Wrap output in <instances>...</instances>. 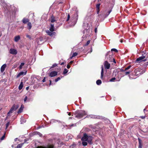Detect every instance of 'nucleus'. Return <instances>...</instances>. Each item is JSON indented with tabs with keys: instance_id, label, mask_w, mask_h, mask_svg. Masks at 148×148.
<instances>
[{
	"instance_id": "nucleus-1",
	"label": "nucleus",
	"mask_w": 148,
	"mask_h": 148,
	"mask_svg": "<svg viewBox=\"0 0 148 148\" xmlns=\"http://www.w3.org/2000/svg\"><path fill=\"white\" fill-rule=\"evenodd\" d=\"M93 139V137L92 136H88L86 133H84L83 136L81 139L82 145L84 146H86L87 145V143L90 144H92Z\"/></svg>"
},
{
	"instance_id": "nucleus-2",
	"label": "nucleus",
	"mask_w": 148,
	"mask_h": 148,
	"mask_svg": "<svg viewBox=\"0 0 148 148\" xmlns=\"http://www.w3.org/2000/svg\"><path fill=\"white\" fill-rule=\"evenodd\" d=\"M78 11L76 12V13L72 16L70 19V15L69 14H68L66 21H68L70 20V21L72 22L71 25L73 26L75 25L78 19Z\"/></svg>"
},
{
	"instance_id": "nucleus-3",
	"label": "nucleus",
	"mask_w": 148,
	"mask_h": 148,
	"mask_svg": "<svg viewBox=\"0 0 148 148\" xmlns=\"http://www.w3.org/2000/svg\"><path fill=\"white\" fill-rule=\"evenodd\" d=\"M83 27L84 29L83 31V36L84 37H89L91 34V31L90 28V26L87 23H84Z\"/></svg>"
},
{
	"instance_id": "nucleus-4",
	"label": "nucleus",
	"mask_w": 148,
	"mask_h": 148,
	"mask_svg": "<svg viewBox=\"0 0 148 148\" xmlns=\"http://www.w3.org/2000/svg\"><path fill=\"white\" fill-rule=\"evenodd\" d=\"M75 117L79 119L82 118L87 114V112L83 110H78L75 112Z\"/></svg>"
},
{
	"instance_id": "nucleus-5",
	"label": "nucleus",
	"mask_w": 148,
	"mask_h": 148,
	"mask_svg": "<svg viewBox=\"0 0 148 148\" xmlns=\"http://www.w3.org/2000/svg\"><path fill=\"white\" fill-rule=\"evenodd\" d=\"M54 25L53 24H50V27L49 29L50 32L49 30H47L46 32L49 35L52 36H56V33L55 32H53L54 31Z\"/></svg>"
},
{
	"instance_id": "nucleus-6",
	"label": "nucleus",
	"mask_w": 148,
	"mask_h": 148,
	"mask_svg": "<svg viewBox=\"0 0 148 148\" xmlns=\"http://www.w3.org/2000/svg\"><path fill=\"white\" fill-rule=\"evenodd\" d=\"M110 52H108L106 55L105 59L108 60L110 62H113L114 63H116V61L113 58L112 54L110 55Z\"/></svg>"
},
{
	"instance_id": "nucleus-7",
	"label": "nucleus",
	"mask_w": 148,
	"mask_h": 148,
	"mask_svg": "<svg viewBox=\"0 0 148 148\" xmlns=\"http://www.w3.org/2000/svg\"><path fill=\"white\" fill-rule=\"evenodd\" d=\"M145 57V56L143 55L137 58L136 60V63H140L141 61H143V60Z\"/></svg>"
},
{
	"instance_id": "nucleus-8",
	"label": "nucleus",
	"mask_w": 148,
	"mask_h": 148,
	"mask_svg": "<svg viewBox=\"0 0 148 148\" xmlns=\"http://www.w3.org/2000/svg\"><path fill=\"white\" fill-rule=\"evenodd\" d=\"M103 64L105 69H109L110 68V64L106 60L104 62Z\"/></svg>"
},
{
	"instance_id": "nucleus-9",
	"label": "nucleus",
	"mask_w": 148,
	"mask_h": 148,
	"mask_svg": "<svg viewBox=\"0 0 148 148\" xmlns=\"http://www.w3.org/2000/svg\"><path fill=\"white\" fill-rule=\"evenodd\" d=\"M19 107L18 105H14L13 106L10 110V112H12L16 110Z\"/></svg>"
},
{
	"instance_id": "nucleus-10",
	"label": "nucleus",
	"mask_w": 148,
	"mask_h": 148,
	"mask_svg": "<svg viewBox=\"0 0 148 148\" xmlns=\"http://www.w3.org/2000/svg\"><path fill=\"white\" fill-rule=\"evenodd\" d=\"M58 74V72L56 71H53L51 72L49 74V76L50 77H53L57 75Z\"/></svg>"
},
{
	"instance_id": "nucleus-11",
	"label": "nucleus",
	"mask_w": 148,
	"mask_h": 148,
	"mask_svg": "<svg viewBox=\"0 0 148 148\" xmlns=\"http://www.w3.org/2000/svg\"><path fill=\"white\" fill-rule=\"evenodd\" d=\"M27 71H25V72L21 71L17 75L16 77L18 78L21 76H23L24 75H25Z\"/></svg>"
},
{
	"instance_id": "nucleus-12",
	"label": "nucleus",
	"mask_w": 148,
	"mask_h": 148,
	"mask_svg": "<svg viewBox=\"0 0 148 148\" xmlns=\"http://www.w3.org/2000/svg\"><path fill=\"white\" fill-rule=\"evenodd\" d=\"M43 38H38L37 40V42L38 44L41 45L43 42Z\"/></svg>"
},
{
	"instance_id": "nucleus-13",
	"label": "nucleus",
	"mask_w": 148,
	"mask_h": 148,
	"mask_svg": "<svg viewBox=\"0 0 148 148\" xmlns=\"http://www.w3.org/2000/svg\"><path fill=\"white\" fill-rule=\"evenodd\" d=\"M17 50L14 49H11L10 50V53L12 54L16 55L17 53Z\"/></svg>"
},
{
	"instance_id": "nucleus-14",
	"label": "nucleus",
	"mask_w": 148,
	"mask_h": 148,
	"mask_svg": "<svg viewBox=\"0 0 148 148\" xmlns=\"http://www.w3.org/2000/svg\"><path fill=\"white\" fill-rule=\"evenodd\" d=\"M37 148H54V146L53 145H49L47 147H44L42 146H38Z\"/></svg>"
},
{
	"instance_id": "nucleus-15",
	"label": "nucleus",
	"mask_w": 148,
	"mask_h": 148,
	"mask_svg": "<svg viewBox=\"0 0 148 148\" xmlns=\"http://www.w3.org/2000/svg\"><path fill=\"white\" fill-rule=\"evenodd\" d=\"M49 20L52 23H54L56 21L55 17L53 15H52L51 17L49 19Z\"/></svg>"
},
{
	"instance_id": "nucleus-16",
	"label": "nucleus",
	"mask_w": 148,
	"mask_h": 148,
	"mask_svg": "<svg viewBox=\"0 0 148 148\" xmlns=\"http://www.w3.org/2000/svg\"><path fill=\"white\" fill-rule=\"evenodd\" d=\"M6 66V64H4L1 66V71L2 73L4 71Z\"/></svg>"
},
{
	"instance_id": "nucleus-17",
	"label": "nucleus",
	"mask_w": 148,
	"mask_h": 148,
	"mask_svg": "<svg viewBox=\"0 0 148 148\" xmlns=\"http://www.w3.org/2000/svg\"><path fill=\"white\" fill-rule=\"evenodd\" d=\"M88 117H90L92 118H97L100 119V117L99 116H97L96 115H89L88 116Z\"/></svg>"
},
{
	"instance_id": "nucleus-18",
	"label": "nucleus",
	"mask_w": 148,
	"mask_h": 148,
	"mask_svg": "<svg viewBox=\"0 0 148 148\" xmlns=\"http://www.w3.org/2000/svg\"><path fill=\"white\" fill-rule=\"evenodd\" d=\"M101 79L103 78V65L101 66Z\"/></svg>"
},
{
	"instance_id": "nucleus-19",
	"label": "nucleus",
	"mask_w": 148,
	"mask_h": 148,
	"mask_svg": "<svg viewBox=\"0 0 148 148\" xmlns=\"http://www.w3.org/2000/svg\"><path fill=\"white\" fill-rule=\"evenodd\" d=\"M29 20L27 18H23V22L24 23H27L29 22Z\"/></svg>"
},
{
	"instance_id": "nucleus-20",
	"label": "nucleus",
	"mask_w": 148,
	"mask_h": 148,
	"mask_svg": "<svg viewBox=\"0 0 148 148\" xmlns=\"http://www.w3.org/2000/svg\"><path fill=\"white\" fill-rule=\"evenodd\" d=\"M20 119H21V124L25 122V120L23 117L21 116Z\"/></svg>"
},
{
	"instance_id": "nucleus-21",
	"label": "nucleus",
	"mask_w": 148,
	"mask_h": 148,
	"mask_svg": "<svg viewBox=\"0 0 148 148\" xmlns=\"http://www.w3.org/2000/svg\"><path fill=\"white\" fill-rule=\"evenodd\" d=\"M23 86V82H21V83L18 86V89L19 90H21Z\"/></svg>"
},
{
	"instance_id": "nucleus-22",
	"label": "nucleus",
	"mask_w": 148,
	"mask_h": 148,
	"mask_svg": "<svg viewBox=\"0 0 148 148\" xmlns=\"http://www.w3.org/2000/svg\"><path fill=\"white\" fill-rule=\"evenodd\" d=\"M24 144V143L18 144L17 146V148H21Z\"/></svg>"
},
{
	"instance_id": "nucleus-23",
	"label": "nucleus",
	"mask_w": 148,
	"mask_h": 148,
	"mask_svg": "<svg viewBox=\"0 0 148 148\" xmlns=\"http://www.w3.org/2000/svg\"><path fill=\"white\" fill-rule=\"evenodd\" d=\"M101 83V81L100 80H98L96 81V84L98 85H100Z\"/></svg>"
},
{
	"instance_id": "nucleus-24",
	"label": "nucleus",
	"mask_w": 148,
	"mask_h": 148,
	"mask_svg": "<svg viewBox=\"0 0 148 148\" xmlns=\"http://www.w3.org/2000/svg\"><path fill=\"white\" fill-rule=\"evenodd\" d=\"M25 63H21L20 65L19 68L20 69H21L22 68L23 66L24 65Z\"/></svg>"
},
{
	"instance_id": "nucleus-25",
	"label": "nucleus",
	"mask_w": 148,
	"mask_h": 148,
	"mask_svg": "<svg viewBox=\"0 0 148 148\" xmlns=\"http://www.w3.org/2000/svg\"><path fill=\"white\" fill-rule=\"evenodd\" d=\"M68 70H67V69H64L63 72V74L64 75H65V74H66L68 73Z\"/></svg>"
},
{
	"instance_id": "nucleus-26",
	"label": "nucleus",
	"mask_w": 148,
	"mask_h": 148,
	"mask_svg": "<svg viewBox=\"0 0 148 148\" xmlns=\"http://www.w3.org/2000/svg\"><path fill=\"white\" fill-rule=\"evenodd\" d=\"M57 121L55 120V119H53L51 120V121H50V123L51 124H52L53 123H56Z\"/></svg>"
},
{
	"instance_id": "nucleus-27",
	"label": "nucleus",
	"mask_w": 148,
	"mask_h": 148,
	"mask_svg": "<svg viewBox=\"0 0 148 148\" xmlns=\"http://www.w3.org/2000/svg\"><path fill=\"white\" fill-rule=\"evenodd\" d=\"M27 26L29 29H30L32 27L31 23L30 22H29L27 24Z\"/></svg>"
},
{
	"instance_id": "nucleus-28",
	"label": "nucleus",
	"mask_w": 148,
	"mask_h": 148,
	"mask_svg": "<svg viewBox=\"0 0 148 148\" xmlns=\"http://www.w3.org/2000/svg\"><path fill=\"white\" fill-rule=\"evenodd\" d=\"M111 11H112L111 9H110V10H109L106 14L105 16L106 17L107 16L109 15V14L111 12Z\"/></svg>"
},
{
	"instance_id": "nucleus-29",
	"label": "nucleus",
	"mask_w": 148,
	"mask_h": 148,
	"mask_svg": "<svg viewBox=\"0 0 148 148\" xmlns=\"http://www.w3.org/2000/svg\"><path fill=\"white\" fill-rule=\"evenodd\" d=\"M111 11H112L111 9H110V10H109L106 14L105 16L106 17L107 16L109 15V14L111 12Z\"/></svg>"
},
{
	"instance_id": "nucleus-30",
	"label": "nucleus",
	"mask_w": 148,
	"mask_h": 148,
	"mask_svg": "<svg viewBox=\"0 0 148 148\" xmlns=\"http://www.w3.org/2000/svg\"><path fill=\"white\" fill-rule=\"evenodd\" d=\"M102 15L101 14H99L98 15V16H97L98 21L99 20V18H102Z\"/></svg>"
},
{
	"instance_id": "nucleus-31",
	"label": "nucleus",
	"mask_w": 148,
	"mask_h": 148,
	"mask_svg": "<svg viewBox=\"0 0 148 148\" xmlns=\"http://www.w3.org/2000/svg\"><path fill=\"white\" fill-rule=\"evenodd\" d=\"M57 66V64L56 63L54 64L51 67V68H53Z\"/></svg>"
},
{
	"instance_id": "nucleus-32",
	"label": "nucleus",
	"mask_w": 148,
	"mask_h": 148,
	"mask_svg": "<svg viewBox=\"0 0 148 148\" xmlns=\"http://www.w3.org/2000/svg\"><path fill=\"white\" fill-rule=\"evenodd\" d=\"M90 40H88V41L86 43V44L84 45V46H87L90 43Z\"/></svg>"
},
{
	"instance_id": "nucleus-33",
	"label": "nucleus",
	"mask_w": 148,
	"mask_h": 148,
	"mask_svg": "<svg viewBox=\"0 0 148 148\" xmlns=\"http://www.w3.org/2000/svg\"><path fill=\"white\" fill-rule=\"evenodd\" d=\"M23 110V108H20L18 110V113H21L22 111Z\"/></svg>"
},
{
	"instance_id": "nucleus-34",
	"label": "nucleus",
	"mask_w": 148,
	"mask_h": 148,
	"mask_svg": "<svg viewBox=\"0 0 148 148\" xmlns=\"http://www.w3.org/2000/svg\"><path fill=\"white\" fill-rule=\"evenodd\" d=\"M100 5V3L97 4L96 6V9H99Z\"/></svg>"
},
{
	"instance_id": "nucleus-35",
	"label": "nucleus",
	"mask_w": 148,
	"mask_h": 148,
	"mask_svg": "<svg viewBox=\"0 0 148 148\" xmlns=\"http://www.w3.org/2000/svg\"><path fill=\"white\" fill-rule=\"evenodd\" d=\"M20 39V38H15L14 40L16 42H17Z\"/></svg>"
},
{
	"instance_id": "nucleus-36",
	"label": "nucleus",
	"mask_w": 148,
	"mask_h": 148,
	"mask_svg": "<svg viewBox=\"0 0 148 148\" xmlns=\"http://www.w3.org/2000/svg\"><path fill=\"white\" fill-rule=\"evenodd\" d=\"M78 54V53L76 52L74 53L72 55L73 57H75Z\"/></svg>"
},
{
	"instance_id": "nucleus-37",
	"label": "nucleus",
	"mask_w": 148,
	"mask_h": 148,
	"mask_svg": "<svg viewBox=\"0 0 148 148\" xmlns=\"http://www.w3.org/2000/svg\"><path fill=\"white\" fill-rule=\"evenodd\" d=\"M61 78L60 77H58L56 79H55V82H57L59 80H60V79Z\"/></svg>"
},
{
	"instance_id": "nucleus-38",
	"label": "nucleus",
	"mask_w": 148,
	"mask_h": 148,
	"mask_svg": "<svg viewBox=\"0 0 148 148\" xmlns=\"http://www.w3.org/2000/svg\"><path fill=\"white\" fill-rule=\"evenodd\" d=\"M111 51H114L115 52H118V50L116 49H114V48H113V49H111Z\"/></svg>"
},
{
	"instance_id": "nucleus-39",
	"label": "nucleus",
	"mask_w": 148,
	"mask_h": 148,
	"mask_svg": "<svg viewBox=\"0 0 148 148\" xmlns=\"http://www.w3.org/2000/svg\"><path fill=\"white\" fill-rule=\"evenodd\" d=\"M5 133L4 134V135L1 138V140H3L4 139V138L5 137Z\"/></svg>"
},
{
	"instance_id": "nucleus-40",
	"label": "nucleus",
	"mask_w": 148,
	"mask_h": 148,
	"mask_svg": "<svg viewBox=\"0 0 148 148\" xmlns=\"http://www.w3.org/2000/svg\"><path fill=\"white\" fill-rule=\"evenodd\" d=\"M120 42L121 43L125 42V40L123 39H121L120 40Z\"/></svg>"
},
{
	"instance_id": "nucleus-41",
	"label": "nucleus",
	"mask_w": 148,
	"mask_h": 148,
	"mask_svg": "<svg viewBox=\"0 0 148 148\" xmlns=\"http://www.w3.org/2000/svg\"><path fill=\"white\" fill-rule=\"evenodd\" d=\"M115 79V77L112 78L110 79V82H113Z\"/></svg>"
},
{
	"instance_id": "nucleus-42",
	"label": "nucleus",
	"mask_w": 148,
	"mask_h": 148,
	"mask_svg": "<svg viewBox=\"0 0 148 148\" xmlns=\"http://www.w3.org/2000/svg\"><path fill=\"white\" fill-rule=\"evenodd\" d=\"M10 123L9 122H8L6 124V129H7L8 126H9V125Z\"/></svg>"
},
{
	"instance_id": "nucleus-43",
	"label": "nucleus",
	"mask_w": 148,
	"mask_h": 148,
	"mask_svg": "<svg viewBox=\"0 0 148 148\" xmlns=\"http://www.w3.org/2000/svg\"><path fill=\"white\" fill-rule=\"evenodd\" d=\"M130 67H131L130 66H128L127 67V68H125V70L126 71L127 70L129 69H130Z\"/></svg>"
},
{
	"instance_id": "nucleus-44",
	"label": "nucleus",
	"mask_w": 148,
	"mask_h": 148,
	"mask_svg": "<svg viewBox=\"0 0 148 148\" xmlns=\"http://www.w3.org/2000/svg\"><path fill=\"white\" fill-rule=\"evenodd\" d=\"M70 126L71 127L75 126H76V124H72L70 125Z\"/></svg>"
},
{
	"instance_id": "nucleus-45",
	"label": "nucleus",
	"mask_w": 148,
	"mask_h": 148,
	"mask_svg": "<svg viewBox=\"0 0 148 148\" xmlns=\"http://www.w3.org/2000/svg\"><path fill=\"white\" fill-rule=\"evenodd\" d=\"M97 9V14H99V13L100 11L99 9Z\"/></svg>"
},
{
	"instance_id": "nucleus-46",
	"label": "nucleus",
	"mask_w": 148,
	"mask_h": 148,
	"mask_svg": "<svg viewBox=\"0 0 148 148\" xmlns=\"http://www.w3.org/2000/svg\"><path fill=\"white\" fill-rule=\"evenodd\" d=\"M142 144H139V147H138V148H142Z\"/></svg>"
},
{
	"instance_id": "nucleus-47",
	"label": "nucleus",
	"mask_w": 148,
	"mask_h": 148,
	"mask_svg": "<svg viewBox=\"0 0 148 148\" xmlns=\"http://www.w3.org/2000/svg\"><path fill=\"white\" fill-rule=\"evenodd\" d=\"M27 99V96H26L24 99V101L25 102Z\"/></svg>"
},
{
	"instance_id": "nucleus-48",
	"label": "nucleus",
	"mask_w": 148,
	"mask_h": 148,
	"mask_svg": "<svg viewBox=\"0 0 148 148\" xmlns=\"http://www.w3.org/2000/svg\"><path fill=\"white\" fill-rule=\"evenodd\" d=\"M37 134L39 135L40 136H42V134L40 133V132H37Z\"/></svg>"
},
{
	"instance_id": "nucleus-49",
	"label": "nucleus",
	"mask_w": 148,
	"mask_h": 148,
	"mask_svg": "<svg viewBox=\"0 0 148 148\" xmlns=\"http://www.w3.org/2000/svg\"><path fill=\"white\" fill-rule=\"evenodd\" d=\"M145 116H140V118L142 119H144L145 118Z\"/></svg>"
},
{
	"instance_id": "nucleus-50",
	"label": "nucleus",
	"mask_w": 148,
	"mask_h": 148,
	"mask_svg": "<svg viewBox=\"0 0 148 148\" xmlns=\"http://www.w3.org/2000/svg\"><path fill=\"white\" fill-rule=\"evenodd\" d=\"M12 113V112H10V111H9V112L7 114V116H10V114L11 113Z\"/></svg>"
},
{
	"instance_id": "nucleus-51",
	"label": "nucleus",
	"mask_w": 148,
	"mask_h": 148,
	"mask_svg": "<svg viewBox=\"0 0 148 148\" xmlns=\"http://www.w3.org/2000/svg\"><path fill=\"white\" fill-rule=\"evenodd\" d=\"M130 71H127L125 72V74L127 75L130 73Z\"/></svg>"
},
{
	"instance_id": "nucleus-52",
	"label": "nucleus",
	"mask_w": 148,
	"mask_h": 148,
	"mask_svg": "<svg viewBox=\"0 0 148 148\" xmlns=\"http://www.w3.org/2000/svg\"><path fill=\"white\" fill-rule=\"evenodd\" d=\"M138 140L139 141V144H141V143L140 139L139 138H138Z\"/></svg>"
},
{
	"instance_id": "nucleus-53",
	"label": "nucleus",
	"mask_w": 148,
	"mask_h": 148,
	"mask_svg": "<svg viewBox=\"0 0 148 148\" xmlns=\"http://www.w3.org/2000/svg\"><path fill=\"white\" fill-rule=\"evenodd\" d=\"M138 140L139 141V144H141V143L140 139L139 138H138Z\"/></svg>"
},
{
	"instance_id": "nucleus-54",
	"label": "nucleus",
	"mask_w": 148,
	"mask_h": 148,
	"mask_svg": "<svg viewBox=\"0 0 148 148\" xmlns=\"http://www.w3.org/2000/svg\"><path fill=\"white\" fill-rule=\"evenodd\" d=\"M67 69H69L70 68V66L69 64H68L67 66Z\"/></svg>"
},
{
	"instance_id": "nucleus-55",
	"label": "nucleus",
	"mask_w": 148,
	"mask_h": 148,
	"mask_svg": "<svg viewBox=\"0 0 148 148\" xmlns=\"http://www.w3.org/2000/svg\"><path fill=\"white\" fill-rule=\"evenodd\" d=\"M42 82H45V77L42 80Z\"/></svg>"
},
{
	"instance_id": "nucleus-56",
	"label": "nucleus",
	"mask_w": 148,
	"mask_h": 148,
	"mask_svg": "<svg viewBox=\"0 0 148 148\" xmlns=\"http://www.w3.org/2000/svg\"><path fill=\"white\" fill-rule=\"evenodd\" d=\"M29 140V139H25V140H24V141H25V142L24 143H25L27 141V140Z\"/></svg>"
},
{
	"instance_id": "nucleus-57",
	"label": "nucleus",
	"mask_w": 148,
	"mask_h": 148,
	"mask_svg": "<svg viewBox=\"0 0 148 148\" xmlns=\"http://www.w3.org/2000/svg\"><path fill=\"white\" fill-rule=\"evenodd\" d=\"M3 5V6H5V5H6V4L5 3H2V4H1Z\"/></svg>"
},
{
	"instance_id": "nucleus-58",
	"label": "nucleus",
	"mask_w": 148,
	"mask_h": 148,
	"mask_svg": "<svg viewBox=\"0 0 148 148\" xmlns=\"http://www.w3.org/2000/svg\"><path fill=\"white\" fill-rule=\"evenodd\" d=\"M23 108H24L23 105H21L20 108H23Z\"/></svg>"
},
{
	"instance_id": "nucleus-59",
	"label": "nucleus",
	"mask_w": 148,
	"mask_h": 148,
	"mask_svg": "<svg viewBox=\"0 0 148 148\" xmlns=\"http://www.w3.org/2000/svg\"><path fill=\"white\" fill-rule=\"evenodd\" d=\"M73 62V61H71L70 62V64H72Z\"/></svg>"
},
{
	"instance_id": "nucleus-60",
	"label": "nucleus",
	"mask_w": 148,
	"mask_h": 148,
	"mask_svg": "<svg viewBox=\"0 0 148 148\" xmlns=\"http://www.w3.org/2000/svg\"><path fill=\"white\" fill-rule=\"evenodd\" d=\"M97 28H95V33L97 32Z\"/></svg>"
},
{
	"instance_id": "nucleus-61",
	"label": "nucleus",
	"mask_w": 148,
	"mask_h": 148,
	"mask_svg": "<svg viewBox=\"0 0 148 148\" xmlns=\"http://www.w3.org/2000/svg\"><path fill=\"white\" fill-rule=\"evenodd\" d=\"M29 89V87H27L26 88V89L27 90H28Z\"/></svg>"
},
{
	"instance_id": "nucleus-62",
	"label": "nucleus",
	"mask_w": 148,
	"mask_h": 148,
	"mask_svg": "<svg viewBox=\"0 0 148 148\" xmlns=\"http://www.w3.org/2000/svg\"><path fill=\"white\" fill-rule=\"evenodd\" d=\"M121 71H126V70H125H125L122 69V70H121Z\"/></svg>"
},
{
	"instance_id": "nucleus-63",
	"label": "nucleus",
	"mask_w": 148,
	"mask_h": 148,
	"mask_svg": "<svg viewBox=\"0 0 148 148\" xmlns=\"http://www.w3.org/2000/svg\"><path fill=\"white\" fill-rule=\"evenodd\" d=\"M73 57V56H71L70 58V59H72L73 58V57Z\"/></svg>"
},
{
	"instance_id": "nucleus-64",
	"label": "nucleus",
	"mask_w": 148,
	"mask_h": 148,
	"mask_svg": "<svg viewBox=\"0 0 148 148\" xmlns=\"http://www.w3.org/2000/svg\"><path fill=\"white\" fill-rule=\"evenodd\" d=\"M64 64V62H63L62 63L60 64H61V65H63Z\"/></svg>"
}]
</instances>
